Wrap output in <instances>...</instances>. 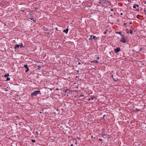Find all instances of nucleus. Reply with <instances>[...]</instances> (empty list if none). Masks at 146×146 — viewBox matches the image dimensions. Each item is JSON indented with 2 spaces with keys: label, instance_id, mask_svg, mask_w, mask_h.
<instances>
[{
  "label": "nucleus",
  "instance_id": "b1692460",
  "mask_svg": "<svg viewBox=\"0 0 146 146\" xmlns=\"http://www.w3.org/2000/svg\"><path fill=\"white\" fill-rule=\"evenodd\" d=\"M120 36H122L124 37V35H123L122 34H121Z\"/></svg>",
  "mask_w": 146,
  "mask_h": 146
},
{
  "label": "nucleus",
  "instance_id": "a211bd4d",
  "mask_svg": "<svg viewBox=\"0 0 146 146\" xmlns=\"http://www.w3.org/2000/svg\"><path fill=\"white\" fill-rule=\"evenodd\" d=\"M29 68H28L27 69V70L25 71L26 72H27L29 70Z\"/></svg>",
  "mask_w": 146,
  "mask_h": 146
},
{
  "label": "nucleus",
  "instance_id": "c85d7f7f",
  "mask_svg": "<svg viewBox=\"0 0 146 146\" xmlns=\"http://www.w3.org/2000/svg\"><path fill=\"white\" fill-rule=\"evenodd\" d=\"M78 139L79 140H80V137H79L78 138Z\"/></svg>",
  "mask_w": 146,
  "mask_h": 146
},
{
  "label": "nucleus",
  "instance_id": "7c9ffc66",
  "mask_svg": "<svg viewBox=\"0 0 146 146\" xmlns=\"http://www.w3.org/2000/svg\"><path fill=\"white\" fill-rule=\"evenodd\" d=\"M99 140H100V141H102V139H99Z\"/></svg>",
  "mask_w": 146,
  "mask_h": 146
},
{
  "label": "nucleus",
  "instance_id": "f03ea898",
  "mask_svg": "<svg viewBox=\"0 0 146 146\" xmlns=\"http://www.w3.org/2000/svg\"><path fill=\"white\" fill-rule=\"evenodd\" d=\"M119 41L122 42L123 43H126L127 42L126 38L125 37H122Z\"/></svg>",
  "mask_w": 146,
  "mask_h": 146
},
{
  "label": "nucleus",
  "instance_id": "f3484780",
  "mask_svg": "<svg viewBox=\"0 0 146 146\" xmlns=\"http://www.w3.org/2000/svg\"><path fill=\"white\" fill-rule=\"evenodd\" d=\"M31 141L32 142H33V143H35L36 142V141L35 140H34V139H32L31 140Z\"/></svg>",
  "mask_w": 146,
  "mask_h": 146
},
{
  "label": "nucleus",
  "instance_id": "412c9836",
  "mask_svg": "<svg viewBox=\"0 0 146 146\" xmlns=\"http://www.w3.org/2000/svg\"><path fill=\"white\" fill-rule=\"evenodd\" d=\"M129 33H130V34H132V33H133V32H132V31H131L130 30V31Z\"/></svg>",
  "mask_w": 146,
  "mask_h": 146
},
{
  "label": "nucleus",
  "instance_id": "0eeeda50",
  "mask_svg": "<svg viewBox=\"0 0 146 146\" xmlns=\"http://www.w3.org/2000/svg\"><path fill=\"white\" fill-rule=\"evenodd\" d=\"M68 28L66 29L65 30H64L63 31V32L65 33L66 34H67L68 32Z\"/></svg>",
  "mask_w": 146,
  "mask_h": 146
},
{
  "label": "nucleus",
  "instance_id": "cd10ccee",
  "mask_svg": "<svg viewBox=\"0 0 146 146\" xmlns=\"http://www.w3.org/2000/svg\"><path fill=\"white\" fill-rule=\"evenodd\" d=\"M113 9H111V11H113Z\"/></svg>",
  "mask_w": 146,
  "mask_h": 146
},
{
  "label": "nucleus",
  "instance_id": "2eb2a0df",
  "mask_svg": "<svg viewBox=\"0 0 146 146\" xmlns=\"http://www.w3.org/2000/svg\"><path fill=\"white\" fill-rule=\"evenodd\" d=\"M126 30V33L127 34H128L129 33V30L128 29H127Z\"/></svg>",
  "mask_w": 146,
  "mask_h": 146
},
{
  "label": "nucleus",
  "instance_id": "a878e982",
  "mask_svg": "<svg viewBox=\"0 0 146 146\" xmlns=\"http://www.w3.org/2000/svg\"><path fill=\"white\" fill-rule=\"evenodd\" d=\"M67 90H67V89L66 90H65V92H67Z\"/></svg>",
  "mask_w": 146,
  "mask_h": 146
},
{
  "label": "nucleus",
  "instance_id": "c9c22d12",
  "mask_svg": "<svg viewBox=\"0 0 146 146\" xmlns=\"http://www.w3.org/2000/svg\"><path fill=\"white\" fill-rule=\"evenodd\" d=\"M73 146V145L72 144H71L70 145V146Z\"/></svg>",
  "mask_w": 146,
  "mask_h": 146
},
{
  "label": "nucleus",
  "instance_id": "bb28decb",
  "mask_svg": "<svg viewBox=\"0 0 146 146\" xmlns=\"http://www.w3.org/2000/svg\"><path fill=\"white\" fill-rule=\"evenodd\" d=\"M126 24V23H123V25H125Z\"/></svg>",
  "mask_w": 146,
  "mask_h": 146
},
{
  "label": "nucleus",
  "instance_id": "9b49d317",
  "mask_svg": "<svg viewBox=\"0 0 146 146\" xmlns=\"http://www.w3.org/2000/svg\"><path fill=\"white\" fill-rule=\"evenodd\" d=\"M20 47L21 48H24L25 47V46H23V44L22 43H21V44L20 45Z\"/></svg>",
  "mask_w": 146,
  "mask_h": 146
},
{
  "label": "nucleus",
  "instance_id": "e433bc0d",
  "mask_svg": "<svg viewBox=\"0 0 146 146\" xmlns=\"http://www.w3.org/2000/svg\"><path fill=\"white\" fill-rule=\"evenodd\" d=\"M38 9L37 8H35V9Z\"/></svg>",
  "mask_w": 146,
  "mask_h": 146
},
{
  "label": "nucleus",
  "instance_id": "6ab92c4d",
  "mask_svg": "<svg viewBox=\"0 0 146 146\" xmlns=\"http://www.w3.org/2000/svg\"><path fill=\"white\" fill-rule=\"evenodd\" d=\"M135 10L136 11H139V8H136V9H135Z\"/></svg>",
  "mask_w": 146,
  "mask_h": 146
},
{
  "label": "nucleus",
  "instance_id": "423d86ee",
  "mask_svg": "<svg viewBox=\"0 0 146 146\" xmlns=\"http://www.w3.org/2000/svg\"><path fill=\"white\" fill-rule=\"evenodd\" d=\"M91 63H99V62L97 60H95L91 61Z\"/></svg>",
  "mask_w": 146,
  "mask_h": 146
},
{
  "label": "nucleus",
  "instance_id": "f704fd0d",
  "mask_svg": "<svg viewBox=\"0 0 146 146\" xmlns=\"http://www.w3.org/2000/svg\"><path fill=\"white\" fill-rule=\"evenodd\" d=\"M144 4H146V1H145V2H144Z\"/></svg>",
  "mask_w": 146,
  "mask_h": 146
},
{
  "label": "nucleus",
  "instance_id": "20e7f679",
  "mask_svg": "<svg viewBox=\"0 0 146 146\" xmlns=\"http://www.w3.org/2000/svg\"><path fill=\"white\" fill-rule=\"evenodd\" d=\"M96 37V36H93L92 35L90 36V37L89 38V40H91L93 39H95Z\"/></svg>",
  "mask_w": 146,
  "mask_h": 146
},
{
  "label": "nucleus",
  "instance_id": "f8f14e48",
  "mask_svg": "<svg viewBox=\"0 0 146 146\" xmlns=\"http://www.w3.org/2000/svg\"><path fill=\"white\" fill-rule=\"evenodd\" d=\"M9 76V74H5V75H4V77H7L8 76Z\"/></svg>",
  "mask_w": 146,
  "mask_h": 146
},
{
  "label": "nucleus",
  "instance_id": "dca6fc26",
  "mask_svg": "<svg viewBox=\"0 0 146 146\" xmlns=\"http://www.w3.org/2000/svg\"><path fill=\"white\" fill-rule=\"evenodd\" d=\"M10 78L7 77V79L6 80V81H9L10 80Z\"/></svg>",
  "mask_w": 146,
  "mask_h": 146
},
{
  "label": "nucleus",
  "instance_id": "4be33fe9",
  "mask_svg": "<svg viewBox=\"0 0 146 146\" xmlns=\"http://www.w3.org/2000/svg\"><path fill=\"white\" fill-rule=\"evenodd\" d=\"M36 134L37 135H38V131H36Z\"/></svg>",
  "mask_w": 146,
  "mask_h": 146
},
{
  "label": "nucleus",
  "instance_id": "aec40b11",
  "mask_svg": "<svg viewBox=\"0 0 146 146\" xmlns=\"http://www.w3.org/2000/svg\"><path fill=\"white\" fill-rule=\"evenodd\" d=\"M107 31V30H106V31H105L104 32V34H106L107 33V32H106V31Z\"/></svg>",
  "mask_w": 146,
  "mask_h": 146
},
{
  "label": "nucleus",
  "instance_id": "58836bf2",
  "mask_svg": "<svg viewBox=\"0 0 146 146\" xmlns=\"http://www.w3.org/2000/svg\"><path fill=\"white\" fill-rule=\"evenodd\" d=\"M29 15H31V14H30Z\"/></svg>",
  "mask_w": 146,
  "mask_h": 146
},
{
  "label": "nucleus",
  "instance_id": "393cba45",
  "mask_svg": "<svg viewBox=\"0 0 146 146\" xmlns=\"http://www.w3.org/2000/svg\"><path fill=\"white\" fill-rule=\"evenodd\" d=\"M8 90L7 89H6L5 90V91L6 92H7Z\"/></svg>",
  "mask_w": 146,
  "mask_h": 146
},
{
  "label": "nucleus",
  "instance_id": "6e6552de",
  "mask_svg": "<svg viewBox=\"0 0 146 146\" xmlns=\"http://www.w3.org/2000/svg\"><path fill=\"white\" fill-rule=\"evenodd\" d=\"M94 99V96H92V97H91L90 98H89L88 99V100L89 101H90V100H93Z\"/></svg>",
  "mask_w": 146,
  "mask_h": 146
},
{
  "label": "nucleus",
  "instance_id": "473e14b6",
  "mask_svg": "<svg viewBox=\"0 0 146 146\" xmlns=\"http://www.w3.org/2000/svg\"><path fill=\"white\" fill-rule=\"evenodd\" d=\"M141 50H142V49H141V48H140V51H141Z\"/></svg>",
  "mask_w": 146,
  "mask_h": 146
},
{
  "label": "nucleus",
  "instance_id": "9d476101",
  "mask_svg": "<svg viewBox=\"0 0 146 146\" xmlns=\"http://www.w3.org/2000/svg\"><path fill=\"white\" fill-rule=\"evenodd\" d=\"M31 20L33 21H36L34 19L33 17H30L29 18Z\"/></svg>",
  "mask_w": 146,
  "mask_h": 146
},
{
  "label": "nucleus",
  "instance_id": "f257e3e1",
  "mask_svg": "<svg viewBox=\"0 0 146 146\" xmlns=\"http://www.w3.org/2000/svg\"><path fill=\"white\" fill-rule=\"evenodd\" d=\"M40 93V91L39 90L34 91L31 94V96H36L38 94Z\"/></svg>",
  "mask_w": 146,
  "mask_h": 146
},
{
  "label": "nucleus",
  "instance_id": "72a5a7b5",
  "mask_svg": "<svg viewBox=\"0 0 146 146\" xmlns=\"http://www.w3.org/2000/svg\"><path fill=\"white\" fill-rule=\"evenodd\" d=\"M130 24H132V23L131 22H130L129 23Z\"/></svg>",
  "mask_w": 146,
  "mask_h": 146
},
{
  "label": "nucleus",
  "instance_id": "4468645a",
  "mask_svg": "<svg viewBox=\"0 0 146 146\" xmlns=\"http://www.w3.org/2000/svg\"><path fill=\"white\" fill-rule=\"evenodd\" d=\"M116 34H119L120 35H121V33L120 32H116Z\"/></svg>",
  "mask_w": 146,
  "mask_h": 146
},
{
  "label": "nucleus",
  "instance_id": "39448f33",
  "mask_svg": "<svg viewBox=\"0 0 146 146\" xmlns=\"http://www.w3.org/2000/svg\"><path fill=\"white\" fill-rule=\"evenodd\" d=\"M139 5L138 4H134L133 6V8L134 9H136V7H139Z\"/></svg>",
  "mask_w": 146,
  "mask_h": 146
},
{
  "label": "nucleus",
  "instance_id": "4c0bfd02",
  "mask_svg": "<svg viewBox=\"0 0 146 146\" xmlns=\"http://www.w3.org/2000/svg\"><path fill=\"white\" fill-rule=\"evenodd\" d=\"M56 90H58V88H56Z\"/></svg>",
  "mask_w": 146,
  "mask_h": 146
},
{
  "label": "nucleus",
  "instance_id": "2f4dec72",
  "mask_svg": "<svg viewBox=\"0 0 146 146\" xmlns=\"http://www.w3.org/2000/svg\"><path fill=\"white\" fill-rule=\"evenodd\" d=\"M120 14L121 15H123V13H121Z\"/></svg>",
  "mask_w": 146,
  "mask_h": 146
},
{
  "label": "nucleus",
  "instance_id": "5701e85b",
  "mask_svg": "<svg viewBox=\"0 0 146 146\" xmlns=\"http://www.w3.org/2000/svg\"><path fill=\"white\" fill-rule=\"evenodd\" d=\"M100 58L99 57H98L97 58V60H99L100 59Z\"/></svg>",
  "mask_w": 146,
  "mask_h": 146
},
{
  "label": "nucleus",
  "instance_id": "7ed1b4c3",
  "mask_svg": "<svg viewBox=\"0 0 146 146\" xmlns=\"http://www.w3.org/2000/svg\"><path fill=\"white\" fill-rule=\"evenodd\" d=\"M115 52V53H117L119 52L121 50V48L120 47H117L116 48L114 49Z\"/></svg>",
  "mask_w": 146,
  "mask_h": 146
},
{
  "label": "nucleus",
  "instance_id": "c756f323",
  "mask_svg": "<svg viewBox=\"0 0 146 146\" xmlns=\"http://www.w3.org/2000/svg\"><path fill=\"white\" fill-rule=\"evenodd\" d=\"M81 64L80 62H78V64Z\"/></svg>",
  "mask_w": 146,
  "mask_h": 146
},
{
  "label": "nucleus",
  "instance_id": "1a4fd4ad",
  "mask_svg": "<svg viewBox=\"0 0 146 146\" xmlns=\"http://www.w3.org/2000/svg\"><path fill=\"white\" fill-rule=\"evenodd\" d=\"M20 47V45L19 44H17L16 46L15 47V49H17V48H19Z\"/></svg>",
  "mask_w": 146,
  "mask_h": 146
},
{
  "label": "nucleus",
  "instance_id": "ddd939ff",
  "mask_svg": "<svg viewBox=\"0 0 146 146\" xmlns=\"http://www.w3.org/2000/svg\"><path fill=\"white\" fill-rule=\"evenodd\" d=\"M24 66L26 69H27L28 68H29L28 67V65L27 64L25 65H24Z\"/></svg>",
  "mask_w": 146,
  "mask_h": 146
}]
</instances>
